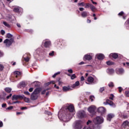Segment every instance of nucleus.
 I'll list each match as a JSON object with an SVG mask.
<instances>
[{
	"label": "nucleus",
	"mask_w": 129,
	"mask_h": 129,
	"mask_svg": "<svg viewBox=\"0 0 129 129\" xmlns=\"http://www.w3.org/2000/svg\"><path fill=\"white\" fill-rule=\"evenodd\" d=\"M104 104H105V105H109L112 107H115V105L114 104V103L109 99H106V102H104Z\"/></svg>",
	"instance_id": "nucleus-6"
},
{
	"label": "nucleus",
	"mask_w": 129,
	"mask_h": 129,
	"mask_svg": "<svg viewBox=\"0 0 129 129\" xmlns=\"http://www.w3.org/2000/svg\"><path fill=\"white\" fill-rule=\"evenodd\" d=\"M14 41V39H5L4 40V44H6L7 46H10L13 43Z\"/></svg>",
	"instance_id": "nucleus-9"
},
{
	"label": "nucleus",
	"mask_w": 129,
	"mask_h": 129,
	"mask_svg": "<svg viewBox=\"0 0 129 129\" xmlns=\"http://www.w3.org/2000/svg\"><path fill=\"white\" fill-rule=\"evenodd\" d=\"M13 37V35L11 34V33H7V37L8 38H11Z\"/></svg>",
	"instance_id": "nucleus-31"
},
{
	"label": "nucleus",
	"mask_w": 129,
	"mask_h": 129,
	"mask_svg": "<svg viewBox=\"0 0 129 129\" xmlns=\"http://www.w3.org/2000/svg\"><path fill=\"white\" fill-rule=\"evenodd\" d=\"M104 90H105L104 87H102V88H100V89H99V92H100V93H102Z\"/></svg>",
	"instance_id": "nucleus-40"
},
{
	"label": "nucleus",
	"mask_w": 129,
	"mask_h": 129,
	"mask_svg": "<svg viewBox=\"0 0 129 129\" xmlns=\"http://www.w3.org/2000/svg\"><path fill=\"white\" fill-rule=\"evenodd\" d=\"M22 73L19 72V71H15L14 73V76L16 78H18L19 76L21 75Z\"/></svg>",
	"instance_id": "nucleus-19"
},
{
	"label": "nucleus",
	"mask_w": 129,
	"mask_h": 129,
	"mask_svg": "<svg viewBox=\"0 0 129 129\" xmlns=\"http://www.w3.org/2000/svg\"><path fill=\"white\" fill-rule=\"evenodd\" d=\"M94 79L92 77H89L87 78V81L85 82L86 84L87 85H91L94 84Z\"/></svg>",
	"instance_id": "nucleus-5"
},
{
	"label": "nucleus",
	"mask_w": 129,
	"mask_h": 129,
	"mask_svg": "<svg viewBox=\"0 0 129 129\" xmlns=\"http://www.w3.org/2000/svg\"><path fill=\"white\" fill-rule=\"evenodd\" d=\"M33 90H34V88H30L29 89V91L30 92H32L33 91Z\"/></svg>",
	"instance_id": "nucleus-53"
},
{
	"label": "nucleus",
	"mask_w": 129,
	"mask_h": 129,
	"mask_svg": "<svg viewBox=\"0 0 129 129\" xmlns=\"http://www.w3.org/2000/svg\"><path fill=\"white\" fill-rule=\"evenodd\" d=\"M60 78H59L58 80H57L58 82V85H60L61 84H62V82H60Z\"/></svg>",
	"instance_id": "nucleus-59"
},
{
	"label": "nucleus",
	"mask_w": 129,
	"mask_h": 129,
	"mask_svg": "<svg viewBox=\"0 0 129 129\" xmlns=\"http://www.w3.org/2000/svg\"><path fill=\"white\" fill-rule=\"evenodd\" d=\"M50 84H50V82H48L47 83L45 84V85L46 86H49Z\"/></svg>",
	"instance_id": "nucleus-57"
},
{
	"label": "nucleus",
	"mask_w": 129,
	"mask_h": 129,
	"mask_svg": "<svg viewBox=\"0 0 129 129\" xmlns=\"http://www.w3.org/2000/svg\"><path fill=\"white\" fill-rule=\"evenodd\" d=\"M42 91L41 88H37L34 91H33V93L38 95Z\"/></svg>",
	"instance_id": "nucleus-17"
},
{
	"label": "nucleus",
	"mask_w": 129,
	"mask_h": 129,
	"mask_svg": "<svg viewBox=\"0 0 129 129\" xmlns=\"http://www.w3.org/2000/svg\"><path fill=\"white\" fill-rule=\"evenodd\" d=\"M92 4H89V3H86V6L85 7V8H89L91 7Z\"/></svg>",
	"instance_id": "nucleus-32"
},
{
	"label": "nucleus",
	"mask_w": 129,
	"mask_h": 129,
	"mask_svg": "<svg viewBox=\"0 0 129 129\" xmlns=\"http://www.w3.org/2000/svg\"><path fill=\"white\" fill-rule=\"evenodd\" d=\"M113 117H114V114L113 113H109L107 115V120L109 121H111Z\"/></svg>",
	"instance_id": "nucleus-13"
},
{
	"label": "nucleus",
	"mask_w": 129,
	"mask_h": 129,
	"mask_svg": "<svg viewBox=\"0 0 129 129\" xmlns=\"http://www.w3.org/2000/svg\"><path fill=\"white\" fill-rule=\"evenodd\" d=\"M62 90L63 92H67L71 90V87L70 86H64L62 88Z\"/></svg>",
	"instance_id": "nucleus-20"
},
{
	"label": "nucleus",
	"mask_w": 129,
	"mask_h": 129,
	"mask_svg": "<svg viewBox=\"0 0 129 129\" xmlns=\"http://www.w3.org/2000/svg\"><path fill=\"white\" fill-rule=\"evenodd\" d=\"M39 97V95L38 94H35V93L32 92L31 95V100L33 101H35L38 99Z\"/></svg>",
	"instance_id": "nucleus-10"
},
{
	"label": "nucleus",
	"mask_w": 129,
	"mask_h": 129,
	"mask_svg": "<svg viewBox=\"0 0 129 129\" xmlns=\"http://www.w3.org/2000/svg\"><path fill=\"white\" fill-rule=\"evenodd\" d=\"M20 103V102L19 101H16L15 102H13L12 103V104H15V103Z\"/></svg>",
	"instance_id": "nucleus-61"
},
{
	"label": "nucleus",
	"mask_w": 129,
	"mask_h": 129,
	"mask_svg": "<svg viewBox=\"0 0 129 129\" xmlns=\"http://www.w3.org/2000/svg\"><path fill=\"white\" fill-rule=\"evenodd\" d=\"M5 90L8 93H10L11 92V91H12V89L10 88H6L5 89Z\"/></svg>",
	"instance_id": "nucleus-26"
},
{
	"label": "nucleus",
	"mask_w": 129,
	"mask_h": 129,
	"mask_svg": "<svg viewBox=\"0 0 129 129\" xmlns=\"http://www.w3.org/2000/svg\"><path fill=\"white\" fill-rule=\"evenodd\" d=\"M25 97V95H14L12 97V100L14 101L15 100H19L20 99H23Z\"/></svg>",
	"instance_id": "nucleus-7"
},
{
	"label": "nucleus",
	"mask_w": 129,
	"mask_h": 129,
	"mask_svg": "<svg viewBox=\"0 0 129 129\" xmlns=\"http://www.w3.org/2000/svg\"><path fill=\"white\" fill-rule=\"evenodd\" d=\"M90 99L91 100V102H93L94 99H95V97L94 96H90Z\"/></svg>",
	"instance_id": "nucleus-34"
},
{
	"label": "nucleus",
	"mask_w": 129,
	"mask_h": 129,
	"mask_svg": "<svg viewBox=\"0 0 129 129\" xmlns=\"http://www.w3.org/2000/svg\"><path fill=\"white\" fill-rule=\"evenodd\" d=\"M20 86L22 87H24L25 86V83L22 82L20 83Z\"/></svg>",
	"instance_id": "nucleus-46"
},
{
	"label": "nucleus",
	"mask_w": 129,
	"mask_h": 129,
	"mask_svg": "<svg viewBox=\"0 0 129 129\" xmlns=\"http://www.w3.org/2000/svg\"><path fill=\"white\" fill-rule=\"evenodd\" d=\"M68 72L69 73H71V74L73 73V70H72V69H71L70 70H68Z\"/></svg>",
	"instance_id": "nucleus-47"
},
{
	"label": "nucleus",
	"mask_w": 129,
	"mask_h": 129,
	"mask_svg": "<svg viewBox=\"0 0 129 129\" xmlns=\"http://www.w3.org/2000/svg\"><path fill=\"white\" fill-rule=\"evenodd\" d=\"M81 81H83L84 80H85L84 77H83V76L81 77Z\"/></svg>",
	"instance_id": "nucleus-63"
},
{
	"label": "nucleus",
	"mask_w": 129,
	"mask_h": 129,
	"mask_svg": "<svg viewBox=\"0 0 129 129\" xmlns=\"http://www.w3.org/2000/svg\"><path fill=\"white\" fill-rule=\"evenodd\" d=\"M43 43L45 48H48L51 45V42L49 40H43Z\"/></svg>",
	"instance_id": "nucleus-11"
},
{
	"label": "nucleus",
	"mask_w": 129,
	"mask_h": 129,
	"mask_svg": "<svg viewBox=\"0 0 129 129\" xmlns=\"http://www.w3.org/2000/svg\"><path fill=\"white\" fill-rule=\"evenodd\" d=\"M118 88L119 89V93H121L122 91V88L121 87H119Z\"/></svg>",
	"instance_id": "nucleus-49"
},
{
	"label": "nucleus",
	"mask_w": 129,
	"mask_h": 129,
	"mask_svg": "<svg viewBox=\"0 0 129 129\" xmlns=\"http://www.w3.org/2000/svg\"><path fill=\"white\" fill-rule=\"evenodd\" d=\"M4 66L2 64H0V72H2L4 70Z\"/></svg>",
	"instance_id": "nucleus-33"
},
{
	"label": "nucleus",
	"mask_w": 129,
	"mask_h": 129,
	"mask_svg": "<svg viewBox=\"0 0 129 129\" xmlns=\"http://www.w3.org/2000/svg\"><path fill=\"white\" fill-rule=\"evenodd\" d=\"M124 73L123 69H116V73L117 74H122Z\"/></svg>",
	"instance_id": "nucleus-15"
},
{
	"label": "nucleus",
	"mask_w": 129,
	"mask_h": 129,
	"mask_svg": "<svg viewBox=\"0 0 129 129\" xmlns=\"http://www.w3.org/2000/svg\"><path fill=\"white\" fill-rule=\"evenodd\" d=\"M6 106H7V104L6 103H4V104L2 105V108H5V107H6Z\"/></svg>",
	"instance_id": "nucleus-54"
},
{
	"label": "nucleus",
	"mask_w": 129,
	"mask_h": 129,
	"mask_svg": "<svg viewBox=\"0 0 129 129\" xmlns=\"http://www.w3.org/2000/svg\"><path fill=\"white\" fill-rule=\"evenodd\" d=\"M29 57H24V60L25 62H28L29 61Z\"/></svg>",
	"instance_id": "nucleus-37"
},
{
	"label": "nucleus",
	"mask_w": 129,
	"mask_h": 129,
	"mask_svg": "<svg viewBox=\"0 0 129 129\" xmlns=\"http://www.w3.org/2000/svg\"><path fill=\"white\" fill-rule=\"evenodd\" d=\"M3 126V121H0V127H2Z\"/></svg>",
	"instance_id": "nucleus-55"
},
{
	"label": "nucleus",
	"mask_w": 129,
	"mask_h": 129,
	"mask_svg": "<svg viewBox=\"0 0 129 129\" xmlns=\"http://www.w3.org/2000/svg\"><path fill=\"white\" fill-rule=\"evenodd\" d=\"M92 59V56L89 54H86L84 56V60H90Z\"/></svg>",
	"instance_id": "nucleus-14"
},
{
	"label": "nucleus",
	"mask_w": 129,
	"mask_h": 129,
	"mask_svg": "<svg viewBox=\"0 0 129 129\" xmlns=\"http://www.w3.org/2000/svg\"><path fill=\"white\" fill-rule=\"evenodd\" d=\"M77 117L80 119L87 117V114L86 112L83 110L78 112Z\"/></svg>",
	"instance_id": "nucleus-3"
},
{
	"label": "nucleus",
	"mask_w": 129,
	"mask_h": 129,
	"mask_svg": "<svg viewBox=\"0 0 129 129\" xmlns=\"http://www.w3.org/2000/svg\"><path fill=\"white\" fill-rule=\"evenodd\" d=\"M84 9L83 8H79L80 11L82 12V11H84Z\"/></svg>",
	"instance_id": "nucleus-60"
},
{
	"label": "nucleus",
	"mask_w": 129,
	"mask_h": 129,
	"mask_svg": "<svg viewBox=\"0 0 129 129\" xmlns=\"http://www.w3.org/2000/svg\"><path fill=\"white\" fill-rule=\"evenodd\" d=\"M23 114V113H21V112H17L16 113L17 115H21V114Z\"/></svg>",
	"instance_id": "nucleus-62"
},
{
	"label": "nucleus",
	"mask_w": 129,
	"mask_h": 129,
	"mask_svg": "<svg viewBox=\"0 0 129 129\" xmlns=\"http://www.w3.org/2000/svg\"><path fill=\"white\" fill-rule=\"evenodd\" d=\"M24 94L26 95H30V94L28 91H24Z\"/></svg>",
	"instance_id": "nucleus-43"
},
{
	"label": "nucleus",
	"mask_w": 129,
	"mask_h": 129,
	"mask_svg": "<svg viewBox=\"0 0 129 129\" xmlns=\"http://www.w3.org/2000/svg\"><path fill=\"white\" fill-rule=\"evenodd\" d=\"M114 98V95L113 94H110V97H109V99L110 100H113Z\"/></svg>",
	"instance_id": "nucleus-38"
},
{
	"label": "nucleus",
	"mask_w": 129,
	"mask_h": 129,
	"mask_svg": "<svg viewBox=\"0 0 129 129\" xmlns=\"http://www.w3.org/2000/svg\"><path fill=\"white\" fill-rule=\"evenodd\" d=\"M82 121L81 120H78L76 121L75 125L74 126L75 129H82Z\"/></svg>",
	"instance_id": "nucleus-4"
},
{
	"label": "nucleus",
	"mask_w": 129,
	"mask_h": 129,
	"mask_svg": "<svg viewBox=\"0 0 129 129\" xmlns=\"http://www.w3.org/2000/svg\"><path fill=\"white\" fill-rule=\"evenodd\" d=\"M128 123H129V122H128V120H125V121L123 122L122 125H123V126L124 127H126V126H128Z\"/></svg>",
	"instance_id": "nucleus-25"
},
{
	"label": "nucleus",
	"mask_w": 129,
	"mask_h": 129,
	"mask_svg": "<svg viewBox=\"0 0 129 129\" xmlns=\"http://www.w3.org/2000/svg\"><path fill=\"white\" fill-rule=\"evenodd\" d=\"M80 85L79 81H77L75 84H74L72 86L73 88H75V87H78Z\"/></svg>",
	"instance_id": "nucleus-22"
},
{
	"label": "nucleus",
	"mask_w": 129,
	"mask_h": 129,
	"mask_svg": "<svg viewBox=\"0 0 129 129\" xmlns=\"http://www.w3.org/2000/svg\"><path fill=\"white\" fill-rule=\"evenodd\" d=\"M23 99H24L25 102H27V103L29 102V98H26V97H24L23 98Z\"/></svg>",
	"instance_id": "nucleus-30"
},
{
	"label": "nucleus",
	"mask_w": 129,
	"mask_h": 129,
	"mask_svg": "<svg viewBox=\"0 0 129 129\" xmlns=\"http://www.w3.org/2000/svg\"><path fill=\"white\" fill-rule=\"evenodd\" d=\"M96 56L99 60H103L104 58V55L102 54H98L96 55Z\"/></svg>",
	"instance_id": "nucleus-18"
},
{
	"label": "nucleus",
	"mask_w": 129,
	"mask_h": 129,
	"mask_svg": "<svg viewBox=\"0 0 129 129\" xmlns=\"http://www.w3.org/2000/svg\"><path fill=\"white\" fill-rule=\"evenodd\" d=\"M12 94H9V95L7 97V99H9L10 98L12 97Z\"/></svg>",
	"instance_id": "nucleus-50"
},
{
	"label": "nucleus",
	"mask_w": 129,
	"mask_h": 129,
	"mask_svg": "<svg viewBox=\"0 0 129 129\" xmlns=\"http://www.w3.org/2000/svg\"><path fill=\"white\" fill-rule=\"evenodd\" d=\"M46 90H43V91H42L41 94H42V95H44V94H45L46 93Z\"/></svg>",
	"instance_id": "nucleus-51"
},
{
	"label": "nucleus",
	"mask_w": 129,
	"mask_h": 129,
	"mask_svg": "<svg viewBox=\"0 0 129 129\" xmlns=\"http://www.w3.org/2000/svg\"><path fill=\"white\" fill-rule=\"evenodd\" d=\"M108 74L109 75H112L113 74V73H114V70H113V69H109L108 70Z\"/></svg>",
	"instance_id": "nucleus-23"
},
{
	"label": "nucleus",
	"mask_w": 129,
	"mask_h": 129,
	"mask_svg": "<svg viewBox=\"0 0 129 129\" xmlns=\"http://www.w3.org/2000/svg\"><path fill=\"white\" fill-rule=\"evenodd\" d=\"M4 25L8 28H11V26L6 22H3Z\"/></svg>",
	"instance_id": "nucleus-28"
},
{
	"label": "nucleus",
	"mask_w": 129,
	"mask_h": 129,
	"mask_svg": "<svg viewBox=\"0 0 129 129\" xmlns=\"http://www.w3.org/2000/svg\"><path fill=\"white\" fill-rule=\"evenodd\" d=\"M104 121V119L103 117L100 116H98L96 117V118H94L93 119V122L95 123V124H102V123H103Z\"/></svg>",
	"instance_id": "nucleus-2"
},
{
	"label": "nucleus",
	"mask_w": 129,
	"mask_h": 129,
	"mask_svg": "<svg viewBox=\"0 0 129 129\" xmlns=\"http://www.w3.org/2000/svg\"><path fill=\"white\" fill-rule=\"evenodd\" d=\"M83 129H92V128H91L90 127L86 126V127H84Z\"/></svg>",
	"instance_id": "nucleus-58"
},
{
	"label": "nucleus",
	"mask_w": 129,
	"mask_h": 129,
	"mask_svg": "<svg viewBox=\"0 0 129 129\" xmlns=\"http://www.w3.org/2000/svg\"><path fill=\"white\" fill-rule=\"evenodd\" d=\"M76 78V75L75 74H73V75H71V80H74Z\"/></svg>",
	"instance_id": "nucleus-39"
},
{
	"label": "nucleus",
	"mask_w": 129,
	"mask_h": 129,
	"mask_svg": "<svg viewBox=\"0 0 129 129\" xmlns=\"http://www.w3.org/2000/svg\"><path fill=\"white\" fill-rule=\"evenodd\" d=\"M91 122H92L91 120H88V121L87 122V125H89V124H90V123H91Z\"/></svg>",
	"instance_id": "nucleus-56"
},
{
	"label": "nucleus",
	"mask_w": 129,
	"mask_h": 129,
	"mask_svg": "<svg viewBox=\"0 0 129 129\" xmlns=\"http://www.w3.org/2000/svg\"><path fill=\"white\" fill-rule=\"evenodd\" d=\"M5 34V31L4 30H1V34L4 36Z\"/></svg>",
	"instance_id": "nucleus-48"
},
{
	"label": "nucleus",
	"mask_w": 129,
	"mask_h": 129,
	"mask_svg": "<svg viewBox=\"0 0 129 129\" xmlns=\"http://www.w3.org/2000/svg\"><path fill=\"white\" fill-rule=\"evenodd\" d=\"M124 14V13L123 12V11L120 12V13H119V14H118L119 16H122V15Z\"/></svg>",
	"instance_id": "nucleus-52"
},
{
	"label": "nucleus",
	"mask_w": 129,
	"mask_h": 129,
	"mask_svg": "<svg viewBox=\"0 0 129 129\" xmlns=\"http://www.w3.org/2000/svg\"><path fill=\"white\" fill-rule=\"evenodd\" d=\"M106 64L108 66H112V65H113V62L108 61L106 62Z\"/></svg>",
	"instance_id": "nucleus-35"
},
{
	"label": "nucleus",
	"mask_w": 129,
	"mask_h": 129,
	"mask_svg": "<svg viewBox=\"0 0 129 129\" xmlns=\"http://www.w3.org/2000/svg\"><path fill=\"white\" fill-rule=\"evenodd\" d=\"M45 114H47L48 115H51V113L50 112L47 111H45Z\"/></svg>",
	"instance_id": "nucleus-42"
},
{
	"label": "nucleus",
	"mask_w": 129,
	"mask_h": 129,
	"mask_svg": "<svg viewBox=\"0 0 129 129\" xmlns=\"http://www.w3.org/2000/svg\"><path fill=\"white\" fill-rule=\"evenodd\" d=\"M85 6V3L82 2L81 3H78V7H84Z\"/></svg>",
	"instance_id": "nucleus-29"
},
{
	"label": "nucleus",
	"mask_w": 129,
	"mask_h": 129,
	"mask_svg": "<svg viewBox=\"0 0 129 129\" xmlns=\"http://www.w3.org/2000/svg\"><path fill=\"white\" fill-rule=\"evenodd\" d=\"M20 9H21V8L19 7H15L14 9V12H15L16 13H19Z\"/></svg>",
	"instance_id": "nucleus-24"
},
{
	"label": "nucleus",
	"mask_w": 129,
	"mask_h": 129,
	"mask_svg": "<svg viewBox=\"0 0 129 129\" xmlns=\"http://www.w3.org/2000/svg\"><path fill=\"white\" fill-rule=\"evenodd\" d=\"M125 95L126 96L129 97V91H125Z\"/></svg>",
	"instance_id": "nucleus-44"
},
{
	"label": "nucleus",
	"mask_w": 129,
	"mask_h": 129,
	"mask_svg": "<svg viewBox=\"0 0 129 129\" xmlns=\"http://www.w3.org/2000/svg\"><path fill=\"white\" fill-rule=\"evenodd\" d=\"M98 112L103 115L106 112V109L103 107H100L98 109Z\"/></svg>",
	"instance_id": "nucleus-12"
},
{
	"label": "nucleus",
	"mask_w": 129,
	"mask_h": 129,
	"mask_svg": "<svg viewBox=\"0 0 129 129\" xmlns=\"http://www.w3.org/2000/svg\"><path fill=\"white\" fill-rule=\"evenodd\" d=\"M90 9L93 13L95 12V10H96V8L94 5H92V6H91Z\"/></svg>",
	"instance_id": "nucleus-27"
},
{
	"label": "nucleus",
	"mask_w": 129,
	"mask_h": 129,
	"mask_svg": "<svg viewBox=\"0 0 129 129\" xmlns=\"http://www.w3.org/2000/svg\"><path fill=\"white\" fill-rule=\"evenodd\" d=\"M96 109V108L95 106H91L88 108V111H89L91 114H94Z\"/></svg>",
	"instance_id": "nucleus-8"
},
{
	"label": "nucleus",
	"mask_w": 129,
	"mask_h": 129,
	"mask_svg": "<svg viewBox=\"0 0 129 129\" xmlns=\"http://www.w3.org/2000/svg\"><path fill=\"white\" fill-rule=\"evenodd\" d=\"M74 106L70 104L67 106L66 111L63 113H61V110L58 112V117L59 119L62 120L64 122H68L71 120L73 115L75 114Z\"/></svg>",
	"instance_id": "nucleus-1"
},
{
	"label": "nucleus",
	"mask_w": 129,
	"mask_h": 129,
	"mask_svg": "<svg viewBox=\"0 0 129 129\" xmlns=\"http://www.w3.org/2000/svg\"><path fill=\"white\" fill-rule=\"evenodd\" d=\"M13 109V106H10L8 107L7 108H6V109H8V110H12Z\"/></svg>",
	"instance_id": "nucleus-45"
},
{
	"label": "nucleus",
	"mask_w": 129,
	"mask_h": 129,
	"mask_svg": "<svg viewBox=\"0 0 129 129\" xmlns=\"http://www.w3.org/2000/svg\"><path fill=\"white\" fill-rule=\"evenodd\" d=\"M110 56H112L114 59H117L118 57V55L117 53H112L109 55Z\"/></svg>",
	"instance_id": "nucleus-21"
},
{
	"label": "nucleus",
	"mask_w": 129,
	"mask_h": 129,
	"mask_svg": "<svg viewBox=\"0 0 129 129\" xmlns=\"http://www.w3.org/2000/svg\"><path fill=\"white\" fill-rule=\"evenodd\" d=\"M49 55L50 56H53L54 55V51H52L51 52L49 53Z\"/></svg>",
	"instance_id": "nucleus-41"
},
{
	"label": "nucleus",
	"mask_w": 129,
	"mask_h": 129,
	"mask_svg": "<svg viewBox=\"0 0 129 129\" xmlns=\"http://www.w3.org/2000/svg\"><path fill=\"white\" fill-rule=\"evenodd\" d=\"M126 23H127L128 24V25H129V18L128 19V20L127 21H126Z\"/></svg>",
	"instance_id": "nucleus-64"
},
{
	"label": "nucleus",
	"mask_w": 129,
	"mask_h": 129,
	"mask_svg": "<svg viewBox=\"0 0 129 129\" xmlns=\"http://www.w3.org/2000/svg\"><path fill=\"white\" fill-rule=\"evenodd\" d=\"M108 86L110 88L113 87H114V84H113V83L112 82H110L108 84Z\"/></svg>",
	"instance_id": "nucleus-36"
},
{
	"label": "nucleus",
	"mask_w": 129,
	"mask_h": 129,
	"mask_svg": "<svg viewBox=\"0 0 129 129\" xmlns=\"http://www.w3.org/2000/svg\"><path fill=\"white\" fill-rule=\"evenodd\" d=\"M89 15V12L87 11H83L81 13V16L83 18H85Z\"/></svg>",
	"instance_id": "nucleus-16"
}]
</instances>
